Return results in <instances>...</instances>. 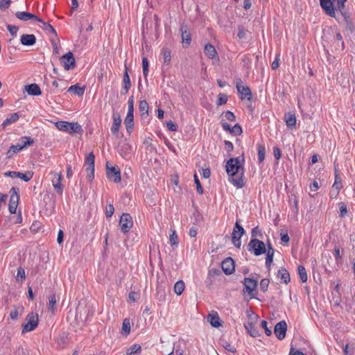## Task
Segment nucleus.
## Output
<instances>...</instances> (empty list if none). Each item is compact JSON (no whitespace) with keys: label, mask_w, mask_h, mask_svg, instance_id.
I'll return each instance as SVG.
<instances>
[{"label":"nucleus","mask_w":355,"mask_h":355,"mask_svg":"<svg viewBox=\"0 0 355 355\" xmlns=\"http://www.w3.org/2000/svg\"><path fill=\"white\" fill-rule=\"evenodd\" d=\"M346 1L347 0H320V3L322 8L329 16L335 17L336 9L343 14Z\"/></svg>","instance_id":"1"},{"label":"nucleus","mask_w":355,"mask_h":355,"mask_svg":"<svg viewBox=\"0 0 355 355\" xmlns=\"http://www.w3.org/2000/svg\"><path fill=\"white\" fill-rule=\"evenodd\" d=\"M244 158L236 157L230 159L226 164L225 168L227 173L230 176H234L237 173L244 174L245 169L243 167Z\"/></svg>","instance_id":"2"},{"label":"nucleus","mask_w":355,"mask_h":355,"mask_svg":"<svg viewBox=\"0 0 355 355\" xmlns=\"http://www.w3.org/2000/svg\"><path fill=\"white\" fill-rule=\"evenodd\" d=\"M55 127L60 131L67 132L70 135L82 133V126L77 122H68L60 121L55 123Z\"/></svg>","instance_id":"3"},{"label":"nucleus","mask_w":355,"mask_h":355,"mask_svg":"<svg viewBox=\"0 0 355 355\" xmlns=\"http://www.w3.org/2000/svg\"><path fill=\"white\" fill-rule=\"evenodd\" d=\"M248 250L255 256H260L266 252L265 243L257 239H251L248 244Z\"/></svg>","instance_id":"4"},{"label":"nucleus","mask_w":355,"mask_h":355,"mask_svg":"<svg viewBox=\"0 0 355 355\" xmlns=\"http://www.w3.org/2000/svg\"><path fill=\"white\" fill-rule=\"evenodd\" d=\"M128 110L125 116L124 123L126 126L127 131L130 132L133 128L134 120V96H131L128 101Z\"/></svg>","instance_id":"5"},{"label":"nucleus","mask_w":355,"mask_h":355,"mask_svg":"<svg viewBox=\"0 0 355 355\" xmlns=\"http://www.w3.org/2000/svg\"><path fill=\"white\" fill-rule=\"evenodd\" d=\"M26 323L24 324L22 333L30 332L34 330L38 325V315L33 312L30 313L26 316Z\"/></svg>","instance_id":"6"},{"label":"nucleus","mask_w":355,"mask_h":355,"mask_svg":"<svg viewBox=\"0 0 355 355\" xmlns=\"http://www.w3.org/2000/svg\"><path fill=\"white\" fill-rule=\"evenodd\" d=\"M245 234V230L238 222H236L232 233V240L233 245L236 248H240L241 245V238Z\"/></svg>","instance_id":"7"},{"label":"nucleus","mask_w":355,"mask_h":355,"mask_svg":"<svg viewBox=\"0 0 355 355\" xmlns=\"http://www.w3.org/2000/svg\"><path fill=\"white\" fill-rule=\"evenodd\" d=\"M19 189L12 187L10 190V198L8 205V209L11 214H15L19 203Z\"/></svg>","instance_id":"8"},{"label":"nucleus","mask_w":355,"mask_h":355,"mask_svg":"<svg viewBox=\"0 0 355 355\" xmlns=\"http://www.w3.org/2000/svg\"><path fill=\"white\" fill-rule=\"evenodd\" d=\"M107 178L115 182L119 183L121 180V171L117 166H110L109 163H106Z\"/></svg>","instance_id":"9"},{"label":"nucleus","mask_w":355,"mask_h":355,"mask_svg":"<svg viewBox=\"0 0 355 355\" xmlns=\"http://www.w3.org/2000/svg\"><path fill=\"white\" fill-rule=\"evenodd\" d=\"M94 161L95 156L94 153H89L85 159L86 171L87 173V178L89 181H92L94 178Z\"/></svg>","instance_id":"10"},{"label":"nucleus","mask_w":355,"mask_h":355,"mask_svg":"<svg viewBox=\"0 0 355 355\" xmlns=\"http://www.w3.org/2000/svg\"><path fill=\"white\" fill-rule=\"evenodd\" d=\"M119 225L122 232H128L133 225L132 216L129 214L123 213L120 218Z\"/></svg>","instance_id":"11"},{"label":"nucleus","mask_w":355,"mask_h":355,"mask_svg":"<svg viewBox=\"0 0 355 355\" xmlns=\"http://www.w3.org/2000/svg\"><path fill=\"white\" fill-rule=\"evenodd\" d=\"M60 60L64 69L67 71L73 69L76 66V61L73 58V55L71 51L63 55L61 57Z\"/></svg>","instance_id":"12"},{"label":"nucleus","mask_w":355,"mask_h":355,"mask_svg":"<svg viewBox=\"0 0 355 355\" xmlns=\"http://www.w3.org/2000/svg\"><path fill=\"white\" fill-rule=\"evenodd\" d=\"M244 291L248 293L251 297L255 295V291L257 287V281L249 277L244 279Z\"/></svg>","instance_id":"13"},{"label":"nucleus","mask_w":355,"mask_h":355,"mask_svg":"<svg viewBox=\"0 0 355 355\" xmlns=\"http://www.w3.org/2000/svg\"><path fill=\"white\" fill-rule=\"evenodd\" d=\"M241 83L242 81L241 80H238L236 84V87L239 94H240L241 98L250 100L252 98L250 89L248 86L242 85Z\"/></svg>","instance_id":"14"},{"label":"nucleus","mask_w":355,"mask_h":355,"mask_svg":"<svg viewBox=\"0 0 355 355\" xmlns=\"http://www.w3.org/2000/svg\"><path fill=\"white\" fill-rule=\"evenodd\" d=\"M50 174L53 175V178L52 180V185H53L55 191L58 193L61 194L63 191V188H64V186L61 183L62 180V173L51 171L50 173Z\"/></svg>","instance_id":"15"},{"label":"nucleus","mask_w":355,"mask_h":355,"mask_svg":"<svg viewBox=\"0 0 355 355\" xmlns=\"http://www.w3.org/2000/svg\"><path fill=\"white\" fill-rule=\"evenodd\" d=\"M286 322L282 320L275 324L274 328V333L279 340H282L286 336Z\"/></svg>","instance_id":"16"},{"label":"nucleus","mask_w":355,"mask_h":355,"mask_svg":"<svg viewBox=\"0 0 355 355\" xmlns=\"http://www.w3.org/2000/svg\"><path fill=\"white\" fill-rule=\"evenodd\" d=\"M16 17L23 21H27L28 20H34L35 21H42V19L28 12H17L15 13Z\"/></svg>","instance_id":"17"},{"label":"nucleus","mask_w":355,"mask_h":355,"mask_svg":"<svg viewBox=\"0 0 355 355\" xmlns=\"http://www.w3.org/2000/svg\"><path fill=\"white\" fill-rule=\"evenodd\" d=\"M223 272L226 275H231L235 270L234 261L231 257L225 259L221 263Z\"/></svg>","instance_id":"18"},{"label":"nucleus","mask_w":355,"mask_h":355,"mask_svg":"<svg viewBox=\"0 0 355 355\" xmlns=\"http://www.w3.org/2000/svg\"><path fill=\"white\" fill-rule=\"evenodd\" d=\"M4 175L11 178H18L23 180L24 182H28L33 176L32 173L29 172L27 173H23L18 171H8L4 173Z\"/></svg>","instance_id":"19"},{"label":"nucleus","mask_w":355,"mask_h":355,"mask_svg":"<svg viewBox=\"0 0 355 355\" xmlns=\"http://www.w3.org/2000/svg\"><path fill=\"white\" fill-rule=\"evenodd\" d=\"M342 187H343L342 186V180L340 178V176L338 175L337 171H336L335 181H334V183L332 186V189L331 191V197L334 198V197H336L338 196V194L339 193V191L341 189Z\"/></svg>","instance_id":"20"},{"label":"nucleus","mask_w":355,"mask_h":355,"mask_svg":"<svg viewBox=\"0 0 355 355\" xmlns=\"http://www.w3.org/2000/svg\"><path fill=\"white\" fill-rule=\"evenodd\" d=\"M180 32L182 43L189 46L191 42V37L190 32L189 31V28L187 26L184 24H182L180 26Z\"/></svg>","instance_id":"21"},{"label":"nucleus","mask_w":355,"mask_h":355,"mask_svg":"<svg viewBox=\"0 0 355 355\" xmlns=\"http://www.w3.org/2000/svg\"><path fill=\"white\" fill-rule=\"evenodd\" d=\"M239 175L238 177L230 176L229 178L230 182H231L234 187L238 189H241L245 185L244 181V174L238 173Z\"/></svg>","instance_id":"22"},{"label":"nucleus","mask_w":355,"mask_h":355,"mask_svg":"<svg viewBox=\"0 0 355 355\" xmlns=\"http://www.w3.org/2000/svg\"><path fill=\"white\" fill-rule=\"evenodd\" d=\"M113 123L111 127V132L113 135H117L119 128L121 124V119L118 113H114L112 115Z\"/></svg>","instance_id":"23"},{"label":"nucleus","mask_w":355,"mask_h":355,"mask_svg":"<svg viewBox=\"0 0 355 355\" xmlns=\"http://www.w3.org/2000/svg\"><path fill=\"white\" fill-rule=\"evenodd\" d=\"M207 320L214 327L218 328L222 325L221 320L220 319L217 312H212L207 316Z\"/></svg>","instance_id":"24"},{"label":"nucleus","mask_w":355,"mask_h":355,"mask_svg":"<svg viewBox=\"0 0 355 355\" xmlns=\"http://www.w3.org/2000/svg\"><path fill=\"white\" fill-rule=\"evenodd\" d=\"M205 53L210 59L218 60V56L215 47L211 44H207L205 46Z\"/></svg>","instance_id":"25"},{"label":"nucleus","mask_w":355,"mask_h":355,"mask_svg":"<svg viewBox=\"0 0 355 355\" xmlns=\"http://www.w3.org/2000/svg\"><path fill=\"white\" fill-rule=\"evenodd\" d=\"M21 43L24 46H32L36 42V37L33 34H24L21 36Z\"/></svg>","instance_id":"26"},{"label":"nucleus","mask_w":355,"mask_h":355,"mask_svg":"<svg viewBox=\"0 0 355 355\" xmlns=\"http://www.w3.org/2000/svg\"><path fill=\"white\" fill-rule=\"evenodd\" d=\"M25 90L29 95L32 96H39L42 94L40 87L35 83L26 85Z\"/></svg>","instance_id":"27"},{"label":"nucleus","mask_w":355,"mask_h":355,"mask_svg":"<svg viewBox=\"0 0 355 355\" xmlns=\"http://www.w3.org/2000/svg\"><path fill=\"white\" fill-rule=\"evenodd\" d=\"M245 328L252 337L257 338L260 336L259 330L252 322H248L247 324H245Z\"/></svg>","instance_id":"28"},{"label":"nucleus","mask_w":355,"mask_h":355,"mask_svg":"<svg viewBox=\"0 0 355 355\" xmlns=\"http://www.w3.org/2000/svg\"><path fill=\"white\" fill-rule=\"evenodd\" d=\"M277 277L285 284H288L290 282V275L285 268H281L279 270L277 273Z\"/></svg>","instance_id":"29"},{"label":"nucleus","mask_w":355,"mask_h":355,"mask_svg":"<svg viewBox=\"0 0 355 355\" xmlns=\"http://www.w3.org/2000/svg\"><path fill=\"white\" fill-rule=\"evenodd\" d=\"M285 122L288 128H293L296 125V117L293 114H286L285 115Z\"/></svg>","instance_id":"30"},{"label":"nucleus","mask_w":355,"mask_h":355,"mask_svg":"<svg viewBox=\"0 0 355 355\" xmlns=\"http://www.w3.org/2000/svg\"><path fill=\"white\" fill-rule=\"evenodd\" d=\"M68 92H73L74 94L78 96H81L84 94L85 87H80L78 84H76L69 87Z\"/></svg>","instance_id":"31"},{"label":"nucleus","mask_w":355,"mask_h":355,"mask_svg":"<svg viewBox=\"0 0 355 355\" xmlns=\"http://www.w3.org/2000/svg\"><path fill=\"white\" fill-rule=\"evenodd\" d=\"M162 58L163 59L164 64L168 65L170 64L171 58V51L167 48H162Z\"/></svg>","instance_id":"32"},{"label":"nucleus","mask_w":355,"mask_h":355,"mask_svg":"<svg viewBox=\"0 0 355 355\" xmlns=\"http://www.w3.org/2000/svg\"><path fill=\"white\" fill-rule=\"evenodd\" d=\"M34 141L31 137L24 136L21 137L20 143L17 144V145H19V146L21 147V149L23 150L26 146L32 145Z\"/></svg>","instance_id":"33"},{"label":"nucleus","mask_w":355,"mask_h":355,"mask_svg":"<svg viewBox=\"0 0 355 355\" xmlns=\"http://www.w3.org/2000/svg\"><path fill=\"white\" fill-rule=\"evenodd\" d=\"M123 83L124 94H126L131 87L130 79L129 75L128 73L127 68L125 69V71L123 75Z\"/></svg>","instance_id":"34"},{"label":"nucleus","mask_w":355,"mask_h":355,"mask_svg":"<svg viewBox=\"0 0 355 355\" xmlns=\"http://www.w3.org/2000/svg\"><path fill=\"white\" fill-rule=\"evenodd\" d=\"M21 147H20L19 145H12L6 152L7 158H12L15 154L21 151Z\"/></svg>","instance_id":"35"},{"label":"nucleus","mask_w":355,"mask_h":355,"mask_svg":"<svg viewBox=\"0 0 355 355\" xmlns=\"http://www.w3.org/2000/svg\"><path fill=\"white\" fill-rule=\"evenodd\" d=\"M19 116L17 113H12L10 117H8L3 123L2 126L3 128L6 127L7 125L17 121L19 119Z\"/></svg>","instance_id":"36"},{"label":"nucleus","mask_w":355,"mask_h":355,"mask_svg":"<svg viewBox=\"0 0 355 355\" xmlns=\"http://www.w3.org/2000/svg\"><path fill=\"white\" fill-rule=\"evenodd\" d=\"M184 288L185 286L184 282L182 280L178 281L174 285V292L178 295H180L183 293Z\"/></svg>","instance_id":"37"},{"label":"nucleus","mask_w":355,"mask_h":355,"mask_svg":"<svg viewBox=\"0 0 355 355\" xmlns=\"http://www.w3.org/2000/svg\"><path fill=\"white\" fill-rule=\"evenodd\" d=\"M257 150H258V160L259 163L262 162L265 159L266 155V148L263 144L257 145Z\"/></svg>","instance_id":"38"},{"label":"nucleus","mask_w":355,"mask_h":355,"mask_svg":"<svg viewBox=\"0 0 355 355\" xmlns=\"http://www.w3.org/2000/svg\"><path fill=\"white\" fill-rule=\"evenodd\" d=\"M42 26H41V28L46 31V33H52L54 35H56V31L55 28L49 23L44 22L42 19V21H40Z\"/></svg>","instance_id":"39"},{"label":"nucleus","mask_w":355,"mask_h":355,"mask_svg":"<svg viewBox=\"0 0 355 355\" xmlns=\"http://www.w3.org/2000/svg\"><path fill=\"white\" fill-rule=\"evenodd\" d=\"M148 108L149 106L146 101L142 100L139 101V110L141 112V115L148 114Z\"/></svg>","instance_id":"40"},{"label":"nucleus","mask_w":355,"mask_h":355,"mask_svg":"<svg viewBox=\"0 0 355 355\" xmlns=\"http://www.w3.org/2000/svg\"><path fill=\"white\" fill-rule=\"evenodd\" d=\"M49 309L53 313L56 310V297L55 294H52L49 297Z\"/></svg>","instance_id":"41"},{"label":"nucleus","mask_w":355,"mask_h":355,"mask_svg":"<svg viewBox=\"0 0 355 355\" xmlns=\"http://www.w3.org/2000/svg\"><path fill=\"white\" fill-rule=\"evenodd\" d=\"M297 272L301 281L303 283L306 282L307 281V274L305 268L302 266H299L297 268Z\"/></svg>","instance_id":"42"},{"label":"nucleus","mask_w":355,"mask_h":355,"mask_svg":"<svg viewBox=\"0 0 355 355\" xmlns=\"http://www.w3.org/2000/svg\"><path fill=\"white\" fill-rule=\"evenodd\" d=\"M130 332V320L128 318H125L123 321L122 324V333L128 335Z\"/></svg>","instance_id":"43"},{"label":"nucleus","mask_w":355,"mask_h":355,"mask_svg":"<svg viewBox=\"0 0 355 355\" xmlns=\"http://www.w3.org/2000/svg\"><path fill=\"white\" fill-rule=\"evenodd\" d=\"M171 233L170 234V243L173 247H177L178 245V236L175 232V231L173 230H171Z\"/></svg>","instance_id":"44"},{"label":"nucleus","mask_w":355,"mask_h":355,"mask_svg":"<svg viewBox=\"0 0 355 355\" xmlns=\"http://www.w3.org/2000/svg\"><path fill=\"white\" fill-rule=\"evenodd\" d=\"M141 352V346L139 344H134L131 347H130L127 351L126 354L128 355H132L136 353H139Z\"/></svg>","instance_id":"45"},{"label":"nucleus","mask_w":355,"mask_h":355,"mask_svg":"<svg viewBox=\"0 0 355 355\" xmlns=\"http://www.w3.org/2000/svg\"><path fill=\"white\" fill-rule=\"evenodd\" d=\"M148 61L147 58L144 57L142 58V69H143V74L145 78H147L148 74Z\"/></svg>","instance_id":"46"},{"label":"nucleus","mask_w":355,"mask_h":355,"mask_svg":"<svg viewBox=\"0 0 355 355\" xmlns=\"http://www.w3.org/2000/svg\"><path fill=\"white\" fill-rule=\"evenodd\" d=\"M221 345L224 349H225L228 352H230L232 353H235L236 352V349L234 347V346L229 343L227 341L222 340Z\"/></svg>","instance_id":"47"},{"label":"nucleus","mask_w":355,"mask_h":355,"mask_svg":"<svg viewBox=\"0 0 355 355\" xmlns=\"http://www.w3.org/2000/svg\"><path fill=\"white\" fill-rule=\"evenodd\" d=\"M227 101V96L225 94L220 93L218 95V100L216 102L217 105H222L226 104Z\"/></svg>","instance_id":"48"},{"label":"nucleus","mask_w":355,"mask_h":355,"mask_svg":"<svg viewBox=\"0 0 355 355\" xmlns=\"http://www.w3.org/2000/svg\"><path fill=\"white\" fill-rule=\"evenodd\" d=\"M26 278L25 270L22 268L17 269V280L18 282H23Z\"/></svg>","instance_id":"49"},{"label":"nucleus","mask_w":355,"mask_h":355,"mask_svg":"<svg viewBox=\"0 0 355 355\" xmlns=\"http://www.w3.org/2000/svg\"><path fill=\"white\" fill-rule=\"evenodd\" d=\"M247 31L245 29L243 26H239L238 28V33L237 37L240 40L245 39L246 37Z\"/></svg>","instance_id":"50"},{"label":"nucleus","mask_w":355,"mask_h":355,"mask_svg":"<svg viewBox=\"0 0 355 355\" xmlns=\"http://www.w3.org/2000/svg\"><path fill=\"white\" fill-rule=\"evenodd\" d=\"M114 212V207L112 204H109L105 207V215L107 218H110Z\"/></svg>","instance_id":"51"},{"label":"nucleus","mask_w":355,"mask_h":355,"mask_svg":"<svg viewBox=\"0 0 355 355\" xmlns=\"http://www.w3.org/2000/svg\"><path fill=\"white\" fill-rule=\"evenodd\" d=\"M270 281L268 279H263L260 282V289L263 292H266L268 290Z\"/></svg>","instance_id":"52"},{"label":"nucleus","mask_w":355,"mask_h":355,"mask_svg":"<svg viewBox=\"0 0 355 355\" xmlns=\"http://www.w3.org/2000/svg\"><path fill=\"white\" fill-rule=\"evenodd\" d=\"M230 132L234 134L235 135H241L243 132V130L239 124H236L232 128Z\"/></svg>","instance_id":"53"},{"label":"nucleus","mask_w":355,"mask_h":355,"mask_svg":"<svg viewBox=\"0 0 355 355\" xmlns=\"http://www.w3.org/2000/svg\"><path fill=\"white\" fill-rule=\"evenodd\" d=\"M252 239H257V236L262 237L261 231L258 227H254L251 231Z\"/></svg>","instance_id":"54"},{"label":"nucleus","mask_w":355,"mask_h":355,"mask_svg":"<svg viewBox=\"0 0 355 355\" xmlns=\"http://www.w3.org/2000/svg\"><path fill=\"white\" fill-rule=\"evenodd\" d=\"M194 182H195V184H196L197 192L199 194H202L203 193V188L200 184V180L198 178L197 175H194Z\"/></svg>","instance_id":"55"},{"label":"nucleus","mask_w":355,"mask_h":355,"mask_svg":"<svg viewBox=\"0 0 355 355\" xmlns=\"http://www.w3.org/2000/svg\"><path fill=\"white\" fill-rule=\"evenodd\" d=\"M340 209V216L344 217L347 213V206L344 202H340L338 204Z\"/></svg>","instance_id":"56"},{"label":"nucleus","mask_w":355,"mask_h":355,"mask_svg":"<svg viewBox=\"0 0 355 355\" xmlns=\"http://www.w3.org/2000/svg\"><path fill=\"white\" fill-rule=\"evenodd\" d=\"M7 29L10 32L12 36L15 37L17 35L19 28L14 25H7Z\"/></svg>","instance_id":"57"},{"label":"nucleus","mask_w":355,"mask_h":355,"mask_svg":"<svg viewBox=\"0 0 355 355\" xmlns=\"http://www.w3.org/2000/svg\"><path fill=\"white\" fill-rule=\"evenodd\" d=\"M11 3V0H1L0 1V9L6 10L8 9Z\"/></svg>","instance_id":"58"},{"label":"nucleus","mask_w":355,"mask_h":355,"mask_svg":"<svg viewBox=\"0 0 355 355\" xmlns=\"http://www.w3.org/2000/svg\"><path fill=\"white\" fill-rule=\"evenodd\" d=\"M224 116L225 118L227 120V121H234L236 120V116L234 114L233 112H232L231 111H227L225 112V114H224Z\"/></svg>","instance_id":"59"},{"label":"nucleus","mask_w":355,"mask_h":355,"mask_svg":"<svg viewBox=\"0 0 355 355\" xmlns=\"http://www.w3.org/2000/svg\"><path fill=\"white\" fill-rule=\"evenodd\" d=\"M12 355H29V354L26 349L19 347Z\"/></svg>","instance_id":"60"},{"label":"nucleus","mask_w":355,"mask_h":355,"mask_svg":"<svg viewBox=\"0 0 355 355\" xmlns=\"http://www.w3.org/2000/svg\"><path fill=\"white\" fill-rule=\"evenodd\" d=\"M268 322L266 320H262L261 323V326L265 330V333L267 336H270L272 334V331L268 328L267 327Z\"/></svg>","instance_id":"61"},{"label":"nucleus","mask_w":355,"mask_h":355,"mask_svg":"<svg viewBox=\"0 0 355 355\" xmlns=\"http://www.w3.org/2000/svg\"><path fill=\"white\" fill-rule=\"evenodd\" d=\"M19 316V309L15 307L13 310H12L10 313V317L12 320L17 319Z\"/></svg>","instance_id":"62"},{"label":"nucleus","mask_w":355,"mask_h":355,"mask_svg":"<svg viewBox=\"0 0 355 355\" xmlns=\"http://www.w3.org/2000/svg\"><path fill=\"white\" fill-rule=\"evenodd\" d=\"M52 85L54 87V88L52 90L53 93H58V92L62 91L63 89L59 87V83L56 80H54L52 82Z\"/></svg>","instance_id":"63"},{"label":"nucleus","mask_w":355,"mask_h":355,"mask_svg":"<svg viewBox=\"0 0 355 355\" xmlns=\"http://www.w3.org/2000/svg\"><path fill=\"white\" fill-rule=\"evenodd\" d=\"M279 57H280L279 54L276 55L275 60L271 64L272 69L275 70L279 67Z\"/></svg>","instance_id":"64"}]
</instances>
